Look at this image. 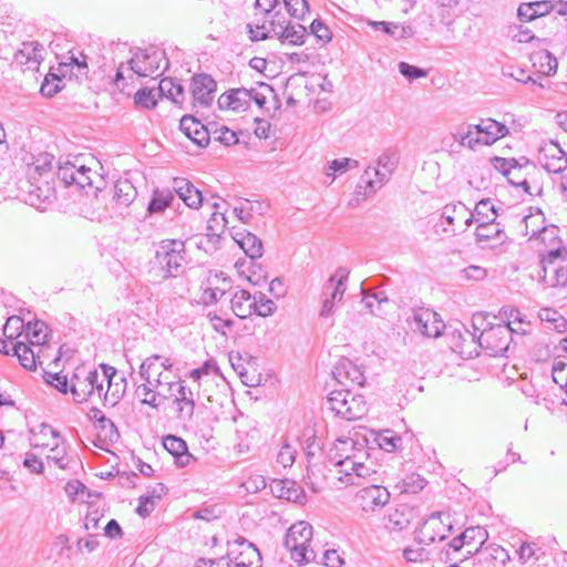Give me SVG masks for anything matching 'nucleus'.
Here are the masks:
<instances>
[{
	"label": "nucleus",
	"instance_id": "obj_54",
	"mask_svg": "<svg viewBox=\"0 0 567 567\" xmlns=\"http://www.w3.org/2000/svg\"><path fill=\"white\" fill-rule=\"evenodd\" d=\"M375 440L378 445L386 452L395 451L401 446V437L391 430L379 432Z\"/></svg>",
	"mask_w": 567,
	"mask_h": 567
},
{
	"label": "nucleus",
	"instance_id": "obj_31",
	"mask_svg": "<svg viewBox=\"0 0 567 567\" xmlns=\"http://www.w3.org/2000/svg\"><path fill=\"white\" fill-rule=\"evenodd\" d=\"M285 95L288 104L309 102L311 99L308 81L303 75H293L287 80Z\"/></svg>",
	"mask_w": 567,
	"mask_h": 567
},
{
	"label": "nucleus",
	"instance_id": "obj_60",
	"mask_svg": "<svg viewBox=\"0 0 567 567\" xmlns=\"http://www.w3.org/2000/svg\"><path fill=\"white\" fill-rule=\"evenodd\" d=\"M173 200V195L169 192L156 190L150 205L151 213H159L167 208Z\"/></svg>",
	"mask_w": 567,
	"mask_h": 567
},
{
	"label": "nucleus",
	"instance_id": "obj_55",
	"mask_svg": "<svg viewBox=\"0 0 567 567\" xmlns=\"http://www.w3.org/2000/svg\"><path fill=\"white\" fill-rule=\"evenodd\" d=\"M517 553L519 559L525 564H534L542 556L540 547L533 542H524Z\"/></svg>",
	"mask_w": 567,
	"mask_h": 567
},
{
	"label": "nucleus",
	"instance_id": "obj_58",
	"mask_svg": "<svg viewBox=\"0 0 567 567\" xmlns=\"http://www.w3.org/2000/svg\"><path fill=\"white\" fill-rule=\"evenodd\" d=\"M24 321L19 316H12L8 318L3 326V334L7 339L13 340L20 337L21 331L24 329Z\"/></svg>",
	"mask_w": 567,
	"mask_h": 567
},
{
	"label": "nucleus",
	"instance_id": "obj_38",
	"mask_svg": "<svg viewBox=\"0 0 567 567\" xmlns=\"http://www.w3.org/2000/svg\"><path fill=\"white\" fill-rule=\"evenodd\" d=\"M427 485V481L419 473L405 474L394 484V489L400 495H416L421 493Z\"/></svg>",
	"mask_w": 567,
	"mask_h": 567
},
{
	"label": "nucleus",
	"instance_id": "obj_64",
	"mask_svg": "<svg viewBox=\"0 0 567 567\" xmlns=\"http://www.w3.org/2000/svg\"><path fill=\"white\" fill-rule=\"evenodd\" d=\"M44 380L50 385L54 386L59 392L66 394L68 393V375L62 372H45Z\"/></svg>",
	"mask_w": 567,
	"mask_h": 567
},
{
	"label": "nucleus",
	"instance_id": "obj_23",
	"mask_svg": "<svg viewBox=\"0 0 567 567\" xmlns=\"http://www.w3.org/2000/svg\"><path fill=\"white\" fill-rule=\"evenodd\" d=\"M488 534L485 528L474 526L466 528L460 536L455 537L450 546L455 551H463L466 555H473L478 551L482 545L487 540Z\"/></svg>",
	"mask_w": 567,
	"mask_h": 567
},
{
	"label": "nucleus",
	"instance_id": "obj_18",
	"mask_svg": "<svg viewBox=\"0 0 567 567\" xmlns=\"http://www.w3.org/2000/svg\"><path fill=\"white\" fill-rule=\"evenodd\" d=\"M497 210L488 199L480 200L474 210H472V221L475 225L476 236L480 239H488L498 234V227L495 224Z\"/></svg>",
	"mask_w": 567,
	"mask_h": 567
},
{
	"label": "nucleus",
	"instance_id": "obj_32",
	"mask_svg": "<svg viewBox=\"0 0 567 567\" xmlns=\"http://www.w3.org/2000/svg\"><path fill=\"white\" fill-rule=\"evenodd\" d=\"M179 128L188 140L200 147L207 146L210 141L207 128L194 116H183Z\"/></svg>",
	"mask_w": 567,
	"mask_h": 567
},
{
	"label": "nucleus",
	"instance_id": "obj_39",
	"mask_svg": "<svg viewBox=\"0 0 567 567\" xmlns=\"http://www.w3.org/2000/svg\"><path fill=\"white\" fill-rule=\"evenodd\" d=\"M445 218L451 226L458 229L473 225L472 210L462 203L447 206L445 208Z\"/></svg>",
	"mask_w": 567,
	"mask_h": 567
},
{
	"label": "nucleus",
	"instance_id": "obj_6",
	"mask_svg": "<svg viewBox=\"0 0 567 567\" xmlns=\"http://www.w3.org/2000/svg\"><path fill=\"white\" fill-rule=\"evenodd\" d=\"M107 181L102 163L90 153L78 154L73 159V188L79 196L96 198L106 188Z\"/></svg>",
	"mask_w": 567,
	"mask_h": 567
},
{
	"label": "nucleus",
	"instance_id": "obj_34",
	"mask_svg": "<svg viewBox=\"0 0 567 567\" xmlns=\"http://www.w3.org/2000/svg\"><path fill=\"white\" fill-rule=\"evenodd\" d=\"M333 375L340 384H362L363 382V374L361 369L348 358H342L339 360L334 368Z\"/></svg>",
	"mask_w": 567,
	"mask_h": 567
},
{
	"label": "nucleus",
	"instance_id": "obj_7",
	"mask_svg": "<svg viewBox=\"0 0 567 567\" xmlns=\"http://www.w3.org/2000/svg\"><path fill=\"white\" fill-rule=\"evenodd\" d=\"M472 327L478 332V344L491 353V355L503 354L511 344V333L504 326V321L498 320V316L477 311L472 317Z\"/></svg>",
	"mask_w": 567,
	"mask_h": 567
},
{
	"label": "nucleus",
	"instance_id": "obj_12",
	"mask_svg": "<svg viewBox=\"0 0 567 567\" xmlns=\"http://www.w3.org/2000/svg\"><path fill=\"white\" fill-rule=\"evenodd\" d=\"M155 259L164 276H177L185 262L184 241L163 239L157 246Z\"/></svg>",
	"mask_w": 567,
	"mask_h": 567
},
{
	"label": "nucleus",
	"instance_id": "obj_35",
	"mask_svg": "<svg viewBox=\"0 0 567 567\" xmlns=\"http://www.w3.org/2000/svg\"><path fill=\"white\" fill-rule=\"evenodd\" d=\"M279 0H256V8L262 18H256L255 21L249 24V31L252 35V30H257L258 25H270V20L274 16L285 17L279 7Z\"/></svg>",
	"mask_w": 567,
	"mask_h": 567
},
{
	"label": "nucleus",
	"instance_id": "obj_48",
	"mask_svg": "<svg viewBox=\"0 0 567 567\" xmlns=\"http://www.w3.org/2000/svg\"><path fill=\"white\" fill-rule=\"evenodd\" d=\"M12 354L16 355L20 364L27 370H35V355L30 347L23 342H17L12 348Z\"/></svg>",
	"mask_w": 567,
	"mask_h": 567
},
{
	"label": "nucleus",
	"instance_id": "obj_14",
	"mask_svg": "<svg viewBox=\"0 0 567 567\" xmlns=\"http://www.w3.org/2000/svg\"><path fill=\"white\" fill-rule=\"evenodd\" d=\"M235 241L243 249L246 256L249 257V261H238L235 267L240 277L245 278L247 281L252 285L259 284V278H254L250 274V267L252 266V260L258 259L262 256V243L261 240L251 233L248 231H237L235 237Z\"/></svg>",
	"mask_w": 567,
	"mask_h": 567
},
{
	"label": "nucleus",
	"instance_id": "obj_10",
	"mask_svg": "<svg viewBox=\"0 0 567 567\" xmlns=\"http://www.w3.org/2000/svg\"><path fill=\"white\" fill-rule=\"evenodd\" d=\"M331 411L347 421H357L368 413V404L362 394H354L349 389H334L328 396Z\"/></svg>",
	"mask_w": 567,
	"mask_h": 567
},
{
	"label": "nucleus",
	"instance_id": "obj_19",
	"mask_svg": "<svg viewBox=\"0 0 567 567\" xmlns=\"http://www.w3.org/2000/svg\"><path fill=\"white\" fill-rule=\"evenodd\" d=\"M538 163L549 173L558 174L567 168V155L554 140H543L537 150Z\"/></svg>",
	"mask_w": 567,
	"mask_h": 567
},
{
	"label": "nucleus",
	"instance_id": "obj_30",
	"mask_svg": "<svg viewBox=\"0 0 567 567\" xmlns=\"http://www.w3.org/2000/svg\"><path fill=\"white\" fill-rule=\"evenodd\" d=\"M414 320L419 330L430 338L440 337L445 328V323L441 317L429 308L419 309L414 315Z\"/></svg>",
	"mask_w": 567,
	"mask_h": 567
},
{
	"label": "nucleus",
	"instance_id": "obj_57",
	"mask_svg": "<svg viewBox=\"0 0 567 567\" xmlns=\"http://www.w3.org/2000/svg\"><path fill=\"white\" fill-rule=\"evenodd\" d=\"M134 102L142 109H154L157 104V93L151 89H141L134 95Z\"/></svg>",
	"mask_w": 567,
	"mask_h": 567
},
{
	"label": "nucleus",
	"instance_id": "obj_59",
	"mask_svg": "<svg viewBox=\"0 0 567 567\" xmlns=\"http://www.w3.org/2000/svg\"><path fill=\"white\" fill-rule=\"evenodd\" d=\"M249 65L252 70H255L257 73L264 75V76H267V78H272L275 76L277 70L275 68V64L269 62L266 58L264 56H254L250 61H249Z\"/></svg>",
	"mask_w": 567,
	"mask_h": 567
},
{
	"label": "nucleus",
	"instance_id": "obj_37",
	"mask_svg": "<svg viewBox=\"0 0 567 567\" xmlns=\"http://www.w3.org/2000/svg\"><path fill=\"white\" fill-rule=\"evenodd\" d=\"M190 90L197 101L207 103L216 91V82L207 74H197L192 79Z\"/></svg>",
	"mask_w": 567,
	"mask_h": 567
},
{
	"label": "nucleus",
	"instance_id": "obj_21",
	"mask_svg": "<svg viewBox=\"0 0 567 567\" xmlns=\"http://www.w3.org/2000/svg\"><path fill=\"white\" fill-rule=\"evenodd\" d=\"M96 443L101 447H107L118 440V432L110 419L99 409H92L87 414Z\"/></svg>",
	"mask_w": 567,
	"mask_h": 567
},
{
	"label": "nucleus",
	"instance_id": "obj_13",
	"mask_svg": "<svg viewBox=\"0 0 567 567\" xmlns=\"http://www.w3.org/2000/svg\"><path fill=\"white\" fill-rule=\"evenodd\" d=\"M508 128L493 118H483L462 137V144L471 148L477 145H491L505 137Z\"/></svg>",
	"mask_w": 567,
	"mask_h": 567
},
{
	"label": "nucleus",
	"instance_id": "obj_61",
	"mask_svg": "<svg viewBox=\"0 0 567 567\" xmlns=\"http://www.w3.org/2000/svg\"><path fill=\"white\" fill-rule=\"evenodd\" d=\"M553 380L567 394V361L558 359L551 369Z\"/></svg>",
	"mask_w": 567,
	"mask_h": 567
},
{
	"label": "nucleus",
	"instance_id": "obj_45",
	"mask_svg": "<svg viewBox=\"0 0 567 567\" xmlns=\"http://www.w3.org/2000/svg\"><path fill=\"white\" fill-rule=\"evenodd\" d=\"M545 220L539 213L530 214L525 217V234L529 238H535L537 248L543 247V243H540V238L543 235V228H551L553 226H545Z\"/></svg>",
	"mask_w": 567,
	"mask_h": 567
},
{
	"label": "nucleus",
	"instance_id": "obj_44",
	"mask_svg": "<svg viewBox=\"0 0 567 567\" xmlns=\"http://www.w3.org/2000/svg\"><path fill=\"white\" fill-rule=\"evenodd\" d=\"M163 445L165 450L175 456L181 465L188 464L192 458L190 454L187 453V445L185 441L175 435H167L164 439Z\"/></svg>",
	"mask_w": 567,
	"mask_h": 567
},
{
	"label": "nucleus",
	"instance_id": "obj_16",
	"mask_svg": "<svg viewBox=\"0 0 567 567\" xmlns=\"http://www.w3.org/2000/svg\"><path fill=\"white\" fill-rule=\"evenodd\" d=\"M452 528V515L449 512H437L429 516L416 530L421 534L420 540L431 544L434 548L436 543L444 540L451 534Z\"/></svg>",
	"mask_w": 567,
	"mask_h": 567
},
{
	"label": "nucleus",
	"instance_id": "obj_3",
	"mask_svg": "<svg viewBox=\"0 0 567 567\" xmlns=\"http://www.w3.org/2000/svg\"><path fill=\"white\" fill-rule=\"evenodd\" d=\"M219 104L223 109L236 114L246 113L254 106L270 117L279 114L277 96L271 86L264 83L255 90H230L221 95Z\"/></svg>",
	"mask_w": 567,
	"mask_h": 567
},
{
	"label": "nucleus",
	"instance_id": "obj_62",
	"mask_svg": "<svg viewBox=\"0 0 567 567\" xmlns=\"http://www.w3.org/2000/svg\"><path fill=\"white\" fill-rule=\"evenodd\" d=\"M159 498L161 497L158 495L141 496L140 501H138L137 508H136V512L138 513V515L143 518H146L147 516H150L151 513H153L154 509L156 508V506L159 502Z\"/></svg>",
	"mask_w": 567,
	"mask_h": 567
},
{
	"label": "nucleus",
	"instance_id": "obj_56",
	"mask_svg": "<svg viewBox=\"0 0 567 567\" xmlns=\"http://www.w3.org/2000/svg\"><path fill=\"white\" fill-rule=\"evenodd\" d=\"M158 90L174 102H178L184 93L182 85L175 83L174 80L169 78L161 80Z\"/></svg>",
	"mask_w": 567,
	"mask_h": 567
},
{
	"label": "nucleus",
	"instance_id": "obj_52",
	"mask_svg": "<svg viewBox=\"0 0 567 567\" xmlns=\"http://www.w3.org/2000/svg\"><path fill=\"white\" fill-rule=\"evenodd\" d=\"M491 164L493 168L505 177L509 174L519 175L522 172V167L518 166L517 162L513 158H504V157H493L491 159Z\"/></svg>",
	"mask_w": 567,
	"mask_h": 567
},
{
	"label": "nucleus",
	"instance_id": "obj_24",
	"mask_svg": "<svg viewBox=\"0 0 567 567\" xmlns=\"http://www.w3.org/2000/svg\"><path fill=\"white\" fill-rule=\"evenodd\" d=\"M390 499L389 491L380 485H371L360 489L354 497L355 505L365 513H372Z\"/></svg>",
	"mask_w": 567,
	"mask_h": 567
},
{
	"label": "nucleus",
	"instance_id": "obj_26",
	"mask_svg": "<svg viewBox=\"0 0 567 567\" xmlns=\"http://www.w3.org/2000/svg\"><path fill=\"white\" fill-rule=\"evenodd\" d=\"M497 316L499 321H504L511 334L526 336L532 331L533 324L529 317L513 306L503 307Z\"/></svg>",
	"mask_w": 567,
	"mask_h": 567
},
{
	"label": "nucleus",
	"instance_id": "obj_11",
	"mask_svg": "<svg viewBox=\"0 0 567 567\" xmlns=\"http://www.w3.org/2000/svg\"><path fill=\"white\" fill-rule=\"evenodd\" d=\"M413 8L411 0H395L391 6L390 20L371 22L374 29L382 31L393 38L402 39L412 33L410 11Z\"/></svg>",
	"mask_w": 567,
	"mask_h": 567
},
{
	"label": "nucleus",
	"instance_id": "obj_33",
	"mask_svg": "<svg viewBox=\"0 0 567 567\" xmlns=\"http://www.w3.org/2000/svg\"><path fill=\"white\" fill-rule=\"evenodd\" d=\"M452 349L465 359L478 353V342L468 330H457L453 333Z\"/></svg>",
	"mask_w": 567,
	"mask_h": 567
},
{
	"label": "nucleus",
	"instance_id": "obj_50",
	"mask_svg": "<svg viewBox=\"0 0 567 567\" xmlns=\"http://www.w3.org/2000/svg\"><path fill=\"white\" fill-rule=\"evenodd\" d=\"M281 3L291 19L302 21L310 12L307 0H281Z\"/></svg>",
	"mask_w": 567,
	"mask_h": 567
},
{
	"label": "nucleus",
	"instance_id": "obj_53",
	"mask_svg": "<svg viewBox=\"0 0 567 567\" xmlns=\"http://www.w3.org/2000/svg\"><path fill=\"white\" fill-rule=\"evenodd\" d=\"M27 337L31 344L40 346L47 339V324L42 321L28 322L25 326Z\"/></svg>",
	"mask_w": 567,
	"mask_h": 567
},
{
	"label": "nucleus",
	"instance_id": "obj_8",
	"mask_svg": "<svg viewBox=\"0 0 567 567\" xmlns=\"http://www.w3.org/2000/svg\"><path fill=\"white\" fill-rule=\"evenodd\" d=\"M159 395L162 411L171 419L181 420L192 416L195 406L193 394L181 379L164 385Z\"/></svg>",
	"mask_w": 567,
	"mask_h": 567
},
{
	"label": "nucleus",
	"instance_id": "obj_63",
	"mask_svg": "<svg viewBox=\"0 0 567 567\" xmlns=\"http://www.w3.org/2000/svg\"><path fill=\"white\" fill-rule=\"evenodd\" d=\"M71 164V161L69 159V156L63 163L59 164V169L56 173V182H54V185H56V189L60 188L62 190H65L68 193L69 187L71 186V173L69 172L68 165Z\"/></svg>",
	"mask_w": 567,
	"mask_h": 567
},
{
	"label": "nucleus",
	"instance_id": "obj_5",
	"mask_svg": "<svg viewBox=\"0 0 567 567\" xmlns=\"http://www.w3.org/2000/svg\"><path fill=\"white\" fill-rule=\"evenodd\" d=\"M558 233L556 227L543 228V247L538 249L542 255L543 279L553 287L567 284V250L563 249Z\"/></svg>",
	"mask_w": 567,
	"mask_h": 567
},
{
	"label": "nucleus",
	"instance_id": "obj_9",
	"mask_svg": "<svg viewBox=\"0 0 567 567\" xmlns=\"http://www.w3.org/2000/svg\"><path fill=\"white\" fill-rule=\"evenodd\" d=\"M275 34L282 44L300 47L305 43L307 30L301 24H291L287 17L274 16L270 25H258L252 30V40H265Z\"/></svg>",
	"mask_w": 567,
	"mask_h": 567
},
{
	"label": "nucleus",
	"instance_id": "obj_1",
	"mask_svg": "<svg viewBox=\"0 0 567 567\" xmlns=\"http://www.w3.org/2000/svg\"><path fill=\"white\" fill-rule=\"evenodd\" d=\"M336 477L340 484H354V480L374 473L365 440L343 437L337 440L332 450Z\"/></svg>",
	"mask_w": 567,
	"mask_h": 567
},
{
	"label": "nucleus",
	"instance_id": "obj_28",
	"mask_svg": "<svg viewBox=\"0 0 567 567\" xmlns=\"http://www.w3.org/2000/svg\"><path fill=\"white\" fill-rule=\"evenodd\" d=\"M421 534L416 529L412 534V537L403 540L404 545L402 549L403 557L409 563H423L430 559L433 551L431 544H426L420 540Z\"/></svg>",
	"mask_w": 567,
	"mask_h": 567
},
{
	"label": "nucleus",
	"instance_id": "obj_43",
	"mask_svg": "<svg viewBox=\"0 0 567 567\" xmlns=\"http://www.w3.org/2000/svg\"><path fill=\"white\" fill-rule=\"evenodd\" d=\"M175 192L190 208H198L202 204V194L186 179H175Z\"/></svg>",
	"mask_w": 567,
	"mask_h": 567
},
{
	"label": "nucleus",
	"instance_id": "obj_29",
	"mask_svg": "<svg viewBox=\"0 0 567 567\" xmlns=\"http://www.w3.org/2000/svg\"><path fill=\"white\" fill-rule=\"evenodd\" d=\"M233 560L236 567H261L262 558L258 548L247 540L235 543L231 551Z\"/></svg>",
	"mask_w": 567,
	"mask_h": 567
},
{
	"label": "nucleus",
	"instance_id": "obj_25",
	"mask_svg": "<svg viewBox=\"0 0 567 567\" xmlns=\"http://www.w3.org/2000/svg\"><path fill=\"white\" fill-rule=\"evenodd\" d=\"M231 290V281L221 274H209L200 285V300L205 305L217 302Z\"/></svg>",
	"mask_w": 567,
	"mask_h": 567
},
{
	"label": "nucleus",
	"instance_id": "obj_4",
	"mask_svg": "<svg viewBox=\"0 0 567 567\" xmlns=\"http://www.w3.org/2000/svg\"><path fill=\"white\" fill-rule=\"evenodd\" d=\"M130 69L126 72L121 66L115 76V85L121 92L130 94L135 86L134 76H158L167 68L168 61L163 50L157 48H145L137 50L130 61Z\"/></svg>",
	"mask_w": 567,
	"mask_h": 567
},
{
	"label": "nucleus",
	"instance_id": "obj_40",
	"mask_svg": "<svg viewBox=\"0 0 567 567\" xmlns=\"http://www.w3.org/2000/svg\"><path fill=\"white\" fill-rule=\"evenodd\" d=\"M554 10V4L550 1H535L523 3L518 8V17L524 22L533 21L537 18L547 16Z\"/></svg>",
	"mask_w": 567,
	"mask_h": 567
},
{
	"label": "nucleus",
	"instance_id": "obj_2",
	"mask_svg": "<svg viewBox=\"0 0 567 567\" xmlns=\"http://www.w3.org/2000/svg\"><path fill=\"white\" fill-rule=\"evenodd\" d=\"M125 391L124 380L113 367L101 365V370L83 371L78 369L73 375V400L82 402L92 394L114 403Z\"/></svg>",
	"mask_w": 567,
	"mask_h": 567
},
{
	"label": "nucleus",
	"instance_id": "obj_17",
	"mask_svg": "<svg viewBox=\"0 0 567 567\" xmlns=\"http://www.w3.org/2000/svg\"><path fill=\"white\" fill-rule=\"evenodd\" d=\"M141 372L145 378L146 383L158 389L178 380L172 369V364L159 355L147 358L141 367Z\"/></svg>",
	"mask_w": 567,
	"mask_h": 567
},
{
	"label": "nucleus",
	"instance_id": "obj_51",
	"mask_svg": "<svg viewBox=\"0 0 567 567\" xmlns=\"http://www.w3.org/2000/svg\"><path fill=\"white\" fill-rule=\"evenodd\" d=\"M161 389L154 388L148 383H145L137 389V396L140 398L143 404H148L154 409L162 410L161 404Z\"/></svg>",
	"mask_w": 567,
	"mask_h": 567
},
{
	"label": "nucleus",
	"instance_id": "obj_15",
	"mask_svg": "<svg viewBox=\"0 0 567 567\" xmlns=\"http://www.w3.org/2000/svg\"><path fill=\"white\" fill-rule=\"evenodd\" d=\"M415 517V508L406 503H398L388 516V538L393 546L400 547L405 538V529Z\"/></svg>",
	"mask_w": 567,
	"mask_h": 567
},
{
	"label": "nucleus",
	"instance_id": "obj_27",
	"mask_svg": "<svg viewBox=\"0 0 567 567\" xmlns=\"http://www.w3.org/2000/svg\"><path fill=\"white\" fill-rule=\"evenodd\" d=\"M231 365L245 385L257 386L260 384L261 369L252 358L237 355L231 359Z\"/></svg>",
	"mask_w": 567,
	"mask_h": 567
},
{
	"label": "nucleus",
	"instance_id": "obj_47",
	"mask_svg": "<svg viewBox=\"0 0 567 567\" xmlns=\"http://www.w3.org/2000/svg\"><path fill=\"white\" fill-rule=\"evenodd\" d=\"M53 156L48 153H41L32 163H28V178H42L51 168Z\"/></svg>",
	"mask_w": 567,
	"mask_h": 567
},
{
	"label": "nucleus",
	"instance_id": "obj_41",
	"mask_svg": "<svg viewBox=\"0 0 567 567\" xmlns=\"http://www.w3.org/2000/svg\"><path fill=\"white\" fill-rule=\"evenodd\" d=\"M230 305L233 312L238 318L245 319L254 313L256 299L246 290H238L234 293Z\"/></svg>",
	"mask_w": 567,
	"mask_h": 567
},
{
	"label": "nucleus",
	"instance_id": "obj_20",
	"mask_svg": "<svg viewBox=\"0 0 567 567\" xmlns=\"http://www.w3.org/2000/svg\"><path fill=\"white\" fill-rule=\"evenodd\" d=\"M311 538L312 527L306 522H298L288 529L285 544L295 560L302 561L306 559V551Z\"/></svg>",
	"mask_w": 567,
	"mask_h": 567
},
{
	"label": "nucleus",
	"instance_id": "obj_46",
	"mask_svg": "<svg viewBox=\"0 0 567 567\" xmlns=\"http://www.w3.org/2000/svg\"><path fill=\"white\" fill-rule=\"evenodd\" d=\"M539 318L549 330H554L559 333L567 331V320L555 309L543 308L539 312Z\"/></svg>",
	"mask_w": 567,
	"mask_h": 567
},
{
	"label": "nucleus",
	"instance_id": "obj_42",
	"mask_svg": "<svg viewBox=\"0 0 567 567\" xmlns=\"http://www.w3.org/2000/svg\"><path fill=\"white\" fill-rule=\"evenodd\" d=\"M530 61L535 71L542 75L554 74L558 68L557 59L547 50L535 51Z\"/></svg>",
	"mask_w": 567,
	"mask_h": 567
},
{
	"label": "nucleus",
	"instance_id": "obj_49",
	"mask_svg": "<svg viewBox=\"0 0 567 567\" xmlns=\"http://www.w3.org/2000/svg\"><path fill=\"white\" fill-rule=\"evenodd\" d=\"M136 195V189L127 178H120L115 183L114 198L121 205H127Z\"/></svg>",
	"mask_w": 567,
	"mask_h": 567
},
{
	"label": "nucleus",
	"instance_id": "obj_22",
	"mask_svg": "<svg viewBox=\"0 0 567 567\" xmlns=\"http://www.w3.org/2000/svg\"><path fill=\"white\" fill-rule=\"evenodd\" d=\"M21 189L27 194L25 202L37 208H40L42 203L56 198L58 192L56 185H50L48 181L41 178H28L23 182Z\"/></svg>",
	"mask_w": 567,
	"mask_h": 567
},
{
	"label": "nucleus",
	"instance_id": "obj_36",
	"mask_svg": "<svg viewBox=\"0 0 567 567\" xmlns=\"http://www.w3.org/2000/svg\"><path fill=\"white\" fill-rule=\"evenodd\" d=\"M348 280V274L343 270H338L333 274L329 281V289H331V299L326 300L322 306V315L331 312L333 305L342 299L346 291V281Z\"/></svg>",
	"mask_w": 567,
	"mask_h": 567
}]
</instances>
